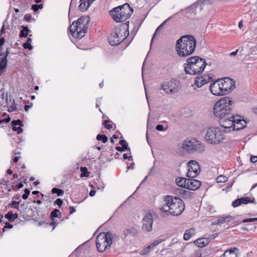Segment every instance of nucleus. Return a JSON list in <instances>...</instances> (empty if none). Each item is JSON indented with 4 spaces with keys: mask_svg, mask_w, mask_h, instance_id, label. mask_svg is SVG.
Wrapping results in <instances>:
<instances>
[{
    "mask_svg": "<svg viewBox=\"0 0 257 257\" xmlns=\"http://www.w3.org/2000/svg\"><path fill=\"white\" fill-rule=\"evenodd\" d=\"M161 88L166 93L169 94L175 93L179 90L178 85L173 80L164 82L161 85Z\"/></svg>",
    "mask_w": 257,
    "mask_h": 257,
    "instance_id": "nucleus-12",
    "label": "nucleus"
},
{
    "mask_svg": "<svg viewBox=\"0 0 257 257\" xmlns=\"http://www.w3.org/2000/svg\"><path fill=\"white\" fill-rule=\"evenodd\" d=\"M124 159H128L129 161L133 160V157L132 156H128L126 154H124L123 155Z\"/></svg>",
    "mask_w": 257,
    "mask_h": 257,
    "instance_id": "nucleus-54",
    "label": "nucleus"
},
{
    "mask_svg": "<svg viewBox=\"0 0 257 257\" xmlns=\"http://www.w3.org/2000/svg\"><path fill=\"white\" fill-rule=\"evenodd\" d=\"M22 28L23 29L20 31L19 37L20 38H26L28 36V32L30 31L27 27L23 26Z\"/></svg>",
    "mask_w": 257,
    "mask_h": 257,
    "instance_id": "nucleus-28",
    "label": "nucleus"
},
{
    "mask_svg": "<svg viewBox=\"0 0 257 257\" xmlns=\"http://www.w3.org/2000/svg\"><path fill=\"white\" fill-rule=\"evenodd\" d=\"M205 138L210 144H218L225 139V136L219 127H209L205 133Z\"/></svg>",
    "mask_w": 257,
    "mask_h": 257,
    "instance_id": "nucleus-7",
    "label": "nucleus"
},
{
    "mask_svg": "<svg viewBox=\"0 0 257 257\" xmlns=\"http://www.w3.org/2000/svg\"><path fill=\"white\" fill-rule=\"evenodd\" d=\"M5 40L4 38H0V51H2L3 49L1 46L4 44Z\"/></svg>",
    "mask_w": 257,
    "mask_h": 257,
    "instance_id": "nucleus-56",
    "label": "nucleus"
},
{
    "mask_svg": "<svg viewBox=\"0 0 257 257\" xmlns=\"http://www.w3.org/2000/svg\"><path fill=\"white\" fill-rule=\"evenodd\" d=\"M188 171L187 176L188 177L194 178L200 173V167L198 163L195 160H191L188 163Z\"/></svg>",
    "mask_w": 257,
    "mask_h": 257,
    "instance_id": "nucleus-13",
    "label": "nucleus"
},
{
    "mask_svg": "<svg viewBox=\"0 0 257 257\" xmlns=\"http://www.w3.org/2000/svg\"><path fill=\"white\" fill-rule=\"evenodd\" d=\"M17 109V108L16 106H14L12 105V106H10L9 107L8 110L10 112H13V111H14L15 110H16Z\"/></svg>",
    "mask_w": 257,
    "mask_h": 257,
    "instance_id": "nucleus-52",
    "label": "nucleus"
},
{
    "mask_svg": "<svg viewBox=\"0 0 257 257\" xmlns=\"http://www.w3.org/2000/svg\"><path fill=\"white\" fill-rule=\"evenodd\" d=\"M13 227V225L10 224V223L7 222L5 223V228H12Z\"/></svg>",
    "mask_w": 257,
    "mask_h": 257,
    "instance_id": "nucleus-57",
    "label": "nucleus"
},
{
    "mask_svg": "<svg viewBox=\"0 0 257 257\" xmlns=\"http://www.w3.org/2000/svg\"><path fill=\"white\" fill-rule=\"evenodd\" d=\"M23 47L25 49H28L29 50H31L33 49V47L30 43H24L23 44Z\"/></svg>",
    "mask_w": 257,
    "mask_h": 257,
    "instance_id": "nucleus-42",
    "label": "nucleus"
},
{
    "mask_svg": "<svg viewBox=\"0 0 257 257\" xmlns=\"http://www.w3.org/2000/svg\"><path fill=\"white\" fill-rule=\"evenodd\" d=\"M211 81H213V79L210 74H207L201 77L196 78L195 80L194 84L197 87H201L204 84Z\"/></svg>",
    "mask_w": 257,
    "mask_h": 257,
    "instance_id": "nucleus-17",
    "label": "nucleus"
},
{
    "mask_svg": "<svg viewBox=\"0 0 257 257\" xmlns=\"http://www.w3.org/2000/svg\"><path fill=\"white\" fill-rule=\"evenodd\" d=\"M201 182L198 180L188 179L186 188L189 190H196L201 186Z\"/></svg>",
    "mask_w": 257,
    "mask_h": 257,
    "instance_id": "nucleus-19",
    "label": "nucleus"
},
{
    "mask_svg": "<svg viewBox=\"0 0 257 257\" xmlns=\"http://www.w3.org/2000/svg\"><path fill=\"white\" fill-rule=\"evenodd\" d=\"M209 90L214 95H223L219 79L210 85Z\"/></svg>",
    "mask_w": 257,
    "mask_h": 257,
    "instance_id": "nucleus-16",
    "label": "nucleus"
},
{
    "mask_svg": "<svg viewBox=\"0 0 257 257\" xmlns=\"http://www.w3.org/2000/svg\"><path fill=\"white\" fill-rule=\"evenodd\" d=\"M162 28V26H160V25L157 28L155 33L153 35V38L152 39V41L153 40L154 37L155 36V35H157L158 33H159L160 32V31H161Z\"/></svg>",
    "mask_w": 257,
    "mask_h": 257,
    "instance_id": "nucleus-47",
    "label": "nucleus"
},
{
    "mask_svg": "<svg viewBox=\"0 0 257 257\" xmlns=\"http://www.w3.org/2000/svg\"><path fill=\"white\" fill-rule=\"evenodd\" d=\"M8 96L7 95L6 98V102L4 103H1V106L2 107H5L8 105Z\"/></svg>",
    "mask_w": 257,
    "mask_h": 257,
    "instance_id": "nucleus-58",
    "label": "nucleus"
},
{
    "mask_svg": "<svg viewBox=\"0 0 257 257\" xmlns=\"http://www.w3.org/2000/svg\"><path fill=\"white\" fill-rule=\"evenodd\" d=\"M80 171L81 172L80 176L81 177L89 176V173L88 172L86 167H80Z\"/></svg>",
    "mask_w": 257,
    "mask_h": 257,
    "instance_id": "nucleus-31",
    "label": "nucleus"
},
{
    "mask_svg": "<svg viewBox=\"0 0 257 257\" xmlns=\"http://www.w3.org/2000/svg\"><path fill=\"white\" fill-rule=\"evenodd\" d=\"M9 54V51L8 49H7L6 53L5 56L2 57V59L0 62V75H1L3 72L4 70L6 68L7 65V56Z\"/></svg>",
    "mask_w": 257,
    "mask_h": 257,
    "instance_id": "nucleus-22",
    "label": "nucleus"
},
{
    "mask_svg": "<svg viewBox=\"0 0 257 257\" xmlns=\"http://www.w3.org/2000/svg\"><path fill=\"white\" fill-rule=\"evenodd\" d=\"M12 130L15 131V132H17V133L18 134H21L23 133V129L22 128L21 126H18V127H16V126H13L12 127Z\"/></svg>",
    "mask_w": 257,
    "mask_h": 257,
    "instance_id": "nucleus-39",
    "label": "nucleus"
},
{
    "mask_svg": "<svg viewBox=\"0 0 257 257\" xmlns=\"http://www.w3.org/2000/svg\"><path fill=\"white\" fill-rule=\"evenodd\" d=\"M220 83L223 95L228 94L235 88V81L229 78L220 80Z\"/></svg>",
    "mask_w": 257,
    "mask_h": 257,
    "instance_id": "nucleus-11",
    "label": "nucleus"
},
{
    "mask_svg": "<svg viewBox=\"0 0 257 257\" xmlns=\"http://www.w3.org/2000/svg\"><path fill=\"white\" fill-rule=\"evenodd\" d=\"M43 8V6L42 4H39V5L34 4V5H33L32 6V9L34 12H37L39 9H42Z\"/></svg>",
    "mask_w": 257,
    "mask_h": 257,
    "instance_id": "nucleus-37",
    "label": "nucleus"
},
{
    "mask_svg": "<svg viewBox=\"0 0 257 257\" xmlns=\"http://www.w3.org/2000/svg\"><path fill=\"white\" fill-rule=\"evenodd\" d=\"M52 193H57L58 196H60L64 194V191L63 190L58 189L56 188H53L52 189Z\"/></svg>",
    "mask_w": 257,
    "mask_h": 257,
    "instance_id": "nucleus-33",
    "label": "nucleus"
},
{
    "mask_svg": "<svg viewBox=\"0 0 257 257\" xmlns=\"http://www.w3.org/2000/svg\"><path fill=\"white\" fill-rule=\"evenodd\" d=\"M119 144L122 146V147L124 149L126 150H127L128 151H131V149L128 147V144L125 140H121L119 141Z\"/></svg>",
    "mask_w": 257,
    "mask_h": 257,
    "instance_id": "nucleus-32",
    "label": "nucleus"
},
{
    "mask_svg": "<svg viewBox=\"0 0 257 257\" xmlns=\"http://www.w3.org/2000/svg\"><path fill=\"white\" fill-rule=\"evenodd\" d=\"M133 12V8L130 6L129 4L125 3L113 8L109 13L115 22L120 23L128 19Z\"/></svg>",
    "mask_w": 257,
    "mask_h": 257,
    "instance_id": "nucleus-6",
    "label": "nucleus"
},
{
    "mask_svg": "<svg viewBox=\"0 0 257 257\" xmlns=\"http://www.w3.org/2000/svg\"><path fill=\"white\" fill-rule=\"evenodd\" d=\"M165 204L159 208L162 212V216L169 214L178 216L180 215L185 209L183 201L179 198L166 195L164 197Z\"/></svg>",
    "mask_w": 257,
    "mask_h": 257,
    "instance_id": "nucleus-1",
    "label": "nucleus"
},
{
    "mask_svg": "<svg viewBox=\"0 0 257 257\" xmlns=\"http://www.w3.org/2000/svg\"><path fill=\"white\" fill-rule=\"evenodd\" d=\"M246 122L245 120L240 118V116H234V125L233 131H238L246 126Z\"/></svg>",
    "mask_w": 257,
    "mask_h": 257,
    "instance_id": "nucleus-20",
    "label": "nucleus"
},
{
    "mask_svg": "<svg viewBox=\"0 0 257 257\" xmlns=\"http://www.w3.org/2000/svg\"><path fill=\"white\" fill-rule=\"evenodd\" d=\"M58 224V223H56L53 220H52V221L50 223V225L51 226H53L54 227H56Z\"/></svg>",
    "mask_w": 257,
    "mask_h": 257,
    "instance_id": "nucleus-63",
    "label": "nucleus"
},
{
    "mask_svg": "<svg viewBox=\"0 0 257 257\" xmlns=\"http://www.w3.org/2000/svg\"><path fill=\"white\" fill-rule=\"evenodd\" d=\"M242 222L243 223L251 222H252V218L244 219L242 220Z\"/></svg>",
    "mask_w": 257,
    "mask_h": 257,
    "instance_id": "nucleus-60",
    "label": "nucleus"
},
{
    "mask_svg": "<svg viewBox=\"0 0 257 257\" xmlns=\"http://www.w3.org/2000/svg\"><path fill=\"white\" fill-rule=\"evenodd\" d=\"M238 248L237 247H232L226 250L223 253V257H237L236 251H238Z\"/></svg>",
    "mask_w": 257,
    "mask_h": 257,
    "instance_id": "nucleus-23",
    "label": "nucleus"
},
{
    "mask_svg": "<svg viewBox=\"0 0 257 257\" xmlns=\"http://www.w3.org/2000/svg\"><path fill=\"white\" fill-rule=\"evenodd\" d=\"M104 126L107 130H110V129L112 128V125L111 124H105Z\"/></svg>",
    "mask_w": 257,
    "mask_h": 257,
    "instance_id": "nucleus-62",
    "label": "nucleus"
},
{
    "mask_svg": "<svg viewBox=\"0 0 257 257\" xmlns=\"http://www.w3.org/2000/svg\"><path fill=\"white\" fill-rule=\"evenodd\" d=\"M96 193V191L95 190H91L89 193V195L91 197L94 196Z\"/></svg>",
    "mask_w": 257,
    "mask_h": 257,
    "instance_id": "nucleus-64",
    "label": "nucleus"
},
{
    "mask_svg": "<svg viewBox=\"0 0 257 257\" xmlns=\"http://www.w3.org/2000/svg\"><path fill=\"white\" fill-rule=\"evenodd\" d=\"M197 42L192 35L182 36L176 42V51L179 57H186L191 55L195 51Z\"/></svg>",
    "mask_w": 257,
    "mask_h": 257,
    "instance_id": "nucleus-2",
    "label": "nucleus"
},
{
    "mask_svg": "<svg viewBox=\"0 0 257 257\" xmlns=\"http://www.w3.org/2000/svg\"><path fill=\"white\" fill-rule=\"evenodd\" d=\"M156 130L159 131H165L166 129L164 128V126L161 124H158L156 126Z\"/></svg>",
    "mask_w": 257,
    "mask_h": 257,
    "instance_id": "nucleus-50",
    "label": "nucleus"
},
{
    "mask_svg": "<svg viewBox=\"0 0 257 257\" xmlns=\"http://www.w3.org/2000/svg\"><path fill=\"white\" fill-rule=\"evenodd\" d=\"M194 233H195V231H194V229L190 228V229H187V230H186V231L184 234V236H183L184 239L185 240H189V238L191 237V236H192L193 235H194Z\"/></svg>",
    "mask_w": 257,
    "mask_h": 257,
    "instance_id": "nucleus-27",
    "label": "nucleus"
},
{
    "mask_svg": "<svg viewBox=\"0 0 257 257\" xmlns=\"http://www.w3.org/2000/svg\"><path fill=\"white\" fill-rule=\"evenodd\" d=\"M69 209H70V214H72L75 212V209L73 206H70Z\"/></svg>",
    "mask_w": 257,
    "mask_h": 257,
    "instance_id": "nucleus-61",
    "label": "nucleus"
},
{
    "mask_svg": "<svg viewBox=\"0 0 257 257\" xmlns=\"http://www.w3.org/2000/svg\"><path fill=\"white\" fill-rule=\"evenodd\" d=\"M163 241V239H162L156 240L154 241L153 243H152V246H153L155 247L156 246L161 243Z\"/></svg>",
    "mask_w": 257,
    "mask_h": 257,
    "instance_id": "nucleus-45",
    "label": "nucleus"
},
{
    "mask_svg": "<svg viewBox=\"0 0 257 257\" xmlns=\"http://www.w3.org/2000/svg\"><path fill=\"white\" fill-rule=\"evenodd\" d=\"M115 149H116V150H117V151H119V152H123V151H124L125 150L122 147H119V146L116 147H115Z\"/></svg>",
    "mask_w": 257,
    "mask_h": 257,
    "instance_id": "nucleus-59",
    "label": "nucleus"
},
{
    "mask_svg": "<svg viewBox=\"0 0 257 257\" xmlns=\"http://www.w3.org/2000/svg\"><path fill=\"white\" fill-rule=\"evenodd\" d=\"M13 213L12 211H9L8 212V213H7L5 215V218L10 221H13Z\"/></svg>",
    "mask_w": 257,
    "mask_h": 257,
    "instance_id": "nucleus-40",
    "label": "nucleus"
},
{
    "mask_svg": "<svg viewBox=\"0 0 257 257\" xmlns=\"http://www.w3.org/2000/svg\"><path fill=\"white\" fill-rule=\"evenodd\" d=\"M5 90L4 89H1L0 90V96L1 98L3 100L5 98Z\"/></svg>",
    "mask_w": 257,
    "mask_h": 257,
    "instance_id": "nucleus-53",
    "label": "nucleus"
},
{
    "mask_svg": "<svg viewBox=\"0 0 257 257\" xmlns=\"http://www.w3.org/2000/svg\"><path fill=\"white\" fill-rule=\"evenodd\" d=\"M54 204H57L59 207H61L63 204V201L60 198H58L55 200Z\"/></svg>",
    "mask_w": 257,
    "mask_h": 257,
    "instance_id": "nucleus-44",
    "label": "nucleus"
},
{
    "mask_svg": "<svg viewBox=\"0 0 257 257\" xmlns=\"http://www.w3.org/2000/svg\"><path fill=\"white\" fill-rule=\"evenodd\" d=\"M132 233L131 230L130 229H125L123 231V235L124 238L126 237L128 234Z\"/></svg>",
    "mask_w": 257,
    "mask_h": 257,
    "instance_id": "nucleus-43",
    "label": "nucleus"
},
{
    "mask_svg": "<svg viewBox=\"0 0 257 257\" xmlns=\"http://www.w3.org/2000/svg\"><path fill=\"white\" fill-rule=\"evenodd\" d=\"M250 162L253 163H256L257 162V156H252L250 157Z\"/></svg>",
    "mask_w": 257,
    "mask_h": 257,
    "instance_id": "nucleus-55",
    "label": "nucleus"
},
{
    "mask_svg": "<svg viewBox=\"0 0 257 257\" xmlns=\"http://www.w3.org/2000/svg\"><path fill=\"white\" fill-rule=\"evenodd\" d=\"M234 219V217L231 215L222 217L217 220V223L219 224H221L224 222H229L231 220H233Z\"/></svg>",
    "mask_w": 257,
    "mask_h": 257,
    "instance_id": "nucleus-26",
    "label": "nucleus"
},
{
    "mask_svg": "<svg viewBox=\"0 0 257 257\" xmlns=\"http://www.w3.org/2000/svg\"><path fill=\"white\" fill-rule=\"evenodd\" d=\"M248 203H255V200L253 198V199L251 200L249 198L245 197H242L240 198L237 199L233 201L232 203V206L233 207H236L241 204H246Z\"/></svg>",
    "mask_w": 257,
    "mask_h": 257,
    "instance_id": "nucleus-18",
    "label": "nucleus"
},
{
    "mask_svg": "<svg viewBox=\"0 0 257 257\" xmlns=\"http://www.w3.org/2000/svg\"><path fill=\"white\" fill-rule=\"evenodd\" d=\"M207 65L206 60L199 56H195L187 59L184 64V71L190 75H198L203 72Z\"/></svg>",
    "mask_w": 257,
    "mask_h": 257,
    "instance_id": "nucleus-3",
    "label": "nucleus"
},
{
    "mask_svg": "<svg viewBox=\"0 0 257 257\" xmlns=\"http://www.w3.org/2000/svg\"><path fill=\"white\" fill-rule=\"evenodd\" d=\"M233 102L231 98L224 97L217 101L214 105L213 111L215 116L220 119L224 118L231 113Z\"/></svg>",
    "mask_w": 257,
    "mask_h": 257,
    "instance_id": "nucleus-4",
    "label": "nucleus"
},
{
    "mask_svg": "<svg viewBox=\"0 0 257 257\" xmlns=\"http://www.w3.org/2000/svg\"><path fill=\"white\" fill-rule=\"evenodd\" d=\"M124 39L121 31L120 30H116L110 34L108 38V41L111 46H114L119 44Z\"/></svg>",
    "mask_w": 257,
    "mask_h": 257,
    "instance_id": "nucleus-10",
    "label": "nucleus"
},
{
    "mask_svg": "<svg viewBox=\"0 0 257 257\" xmlns=\"http://www.w3.org/2000/svg\"><path fill=\"white\" fill-rule=\"evenodd\" d=\"M10 120H11V118L8 116V117H7L5 119H1L0 118V123H2L3 122L8 123V122H10Z\"/></svg>",
    "mask_w": 257,
    "mask_h": 257,
    "instance_id": "nucleus-49",
    "label": "nucleus"
},
{
    "mask_svg": "<svg viewBox=\"0 0 257 257\" xmlns=\"http://www.w3.org/2000/svg\"><path fill=\"white\" fill-rule=\"evenodd\" d=\"M95 0H80L78 9L81 12H85Z\"/></svg>",
    "mask_w": 257,
    "mask_h": 257,
    "instance_id": "nucleus-21",
    "label": "nucleus"
},
{
    "mask_svg": "<svg viewBox=\"0 0 257 257\" xmlns=\"http://www.w3.org/2000/svg\"><path fill=\"white\" fill-rule=\"evenodd\" d=\"M32 17L30 14H26L24 16V20L28 22H30L32 20Z\"/></svg>",
    "mask_w": 257,
    "mask_h": 257,
    "instance_id": "nucleus-46",
    "label": "nucleus"
},
{
    "mask_svg": "<svg viewBox=\"0 0 257 257\" xmlns=\"http://www.w3.org/2000/svg\"><path fill=\"white\" fill-rule=\"evenodd\" d=\"M142 228L144 230L149 232L152 230L153 223V216L151 213H146L142 220Z\"/></svg>",
    "mask_w": 257,
    "mask_h": 257,
    "instance_id": "nucleus-15",
    "label": "nucleus"
},
{
    "mask_svg": "<svg viewBox=\"0 0 257 257\" xmlns=\"http://www.w3.org/2000/svg\"><path fill=\"white\" fill-rule=\"evenodd\" d=\"M149 251V250L147 247H146L141 250L140 253L141 255H145V254L148 253Z\"/></svg>",
    "mask_w": 257,
    "mask_h": 257,
    "instance_id": "nucleus-51",
    "label": "nucleus"
},
{
    "mask_svg": "<svg viewBox=\"0 0 257 257\" xmlns=\"http://www.w3.org/2000/svg\"><path fill=\"white\" fill-rule=\"evenodd\" d=\"M193 193L188 190H185L183 193L182 197L184 198H191L192 197Z\"/></svg>",
    "mask_w": 257,
    "mask_h": 257,
    "instance_id": "nucleus-36",
    "label": "nucleus"
},
{
    "mask_svg": "<svg viewBox=\"0 0 257 257\" xmlns=\"http://www.w3.org/2000/svg\"><path fill=\"white\" fill-rule=\"evenodd\" d=\"M61 212L57 209H54L51 213L50 217L52 220H53L54 218L60 217L59 215H61Z\"/></svg>",
    "mask_w": 257,
    "mask_h": 257,
    "instance_id": "nucleus-29",
    "label": "nucleus"
},
{
    "mask_svg": "<svg viewBox=\"0 0 257 257\" xmlns=\"http://www.w3.org/2000/svg\"><path fill=\"white\" fill-rule=\"evenodd\" d=\"M25 193L22 195V198L24 200L27 199L28 198L29 195L30 193V191L28 189H25L24 190Z\"/></svg>",
    "mask_w": 257,
    "mask_h": 257,
    "instance_id": "nucleus-38",
    "label": "nucleus"
},
{
    "mask_svg": "<svg viewBox=\"0 0 257 257\" xmlns=\"http://www.w3.org/2000/svg\"><path fill=\"white\" fill-rule=\"evenodd\" d=\"M227 180V178L224 175H220L216 178L217 183H224Z\"/></svg>",
    "mask_w": 257,
    "mask_h": 257,
    "instance_id": "nucleus-34",
    "label": "nucleus"
},
{
    "mask_svg": "<svg viewBox=\"0 0 257 257\" xmlns=\"http://www.w3.org/2000/svg\"><path fill=\"white\" fill-rule=\"evenodd\" d=\"M219 123L222 127L226 130L225 131L229 132L230 131L231 128L233 130V127H234V115L233 114H231L224 117V118L220 119Z\"/></svg>",
    "mask_w": 257,
    "mask_h": 257,
    "instance_id": "nucleus-14",
    "label": "nucleus"
},
{
    "mask_svg": "<svg viewBox=\"0 0 257 257\" xmlns=\"http://www.w3.org/2000/svg\"><path fill=\"white\" fill-rule=\"evenodd\" d=\"M19 203H20V202H17V201H13L11 203V205L14 208L19 210H20L19 206Z\"/></svg>",
    "mask_w": 257,
    "mask_h": 257,
    "instance_id": "nucleus-41",
    "label": "nucleus"
},
{
    "mask_svg": "<svg viewBox=\"0 0 257 257\" xmlns=\"http://www.w3.org/2000/svg\"><path fill=\"white\" fill-rule=\"evenodd\" d=\"M187 179L184 178H177L176 179L177 185L183 188H186L187 183Z\"/></svg>",
    "mask_w": 257,
    "mask_h": 257,
    "instance_id": "nucleus-24",
    "label": "nucleus"
},
{
    "mask_svg": "<svg viewBox=\"0 0 257 257\" xmlns=\"http://www.w3.org/2000/svg\"><path fill=\"white\" fill-rule=\"evenodd\" d=\"M89 22V17H82L76 22H73L69 28V31L72 36L76 39H80L85 36L87 31V25Z\"/></svg>",
    "mask_w": 257,
    "mask_h": 257,
    "instance_id": "nucleus-5",
    "label": "nucleus"
},
{
    "mask_svg": "<svg viewBox=\"0 0 257 257\" xmlns=\"http://www.w3.org/2000/svg\"><path fill=\"white\" fill-rule=\"evenodd\" d=\"M118 236L110 232H107L106 233H100L96 239V245L99 252H102L108 248L112 244V240Z\"/></svg>",
    "mask_w": 257,
    "mask_h": 257,
    "instance_id": "nucleus-8",
    "label": "nucleus"
},
{
    "mask_svg": "<svg viewBox=\"0 0 257 257\" xmlns=\"http://www.w3.org/2000/svg\"><path fill=\"white\" fill-rule=\"evenodd\" d=\"M11 124L12 126H16V125H19V126H22L23 125V122L20 119L13 120L11 122Z\"/></svg>",
    "mask_w": 257,
    "mask_h": 257,
    "instance_id": "nucleus-35",
    "label": "nucleus"
},
{
    "mask_svg": "<svg viewBox=\"0 0 257 257\" xmlns=\"http://www.w3.org/2000/svg\"><path fill=\"white\" fill-rule=\"evenodd\" d=\"M96 139L99 141H102L103 143H105L108 141V138L105 135H97Z\"/></svg>",
    "mask_w": 257,
    "mask_h": 257,
    "instance_id": "nucleus-30",
    "label": "nucleus"
},
{
    "mask_svg": "<svg viewBox=\"0 0 257 257\" xmlns=\"http://www.w3.org/2000/svg\"><path fill=\"white\" fill-rule=\"evenodd\" d=\"M183 149L190 152L202 153L205 151V146L195 138H187L185 140L182 145Z\"/></svg>",
    "mask_w": 257,
    "mask_h": 257,
    "instance_id": "nucleus-9",
    "label": "nucleus"
},
{
    "mask_svg": "<svg viewBox=\"0 0 257 257\" xmlns=\"http://www.w3.org/2000/svg\"><path fill=\"white\" fill-rule=\"evenodd\" d=\"M208 243V240L205 238H199L194 241V243L199 247H203L206 246Z\"/></svg>",
    "mask_w": 257,
    "mask_h": 257,
    "instance_id": "nucleus-25",
    "label": "nucleus"
},
{
    "mask_svg": "<svg viewBox=\"0 0 257 257\" xmlns=\"http://www.w3.org/2000/svg\"><path fill=\"white\" fill-rule=\"evenodd\" d=\"M185 190H184L182 188H178L176 190V194H180L181 196L182 197L183 195V193L184 192Z\"/></svg>",
    "mask_w": 257,
    "mask_h": 257,
    "instance_id": "nucleus-48",
    "label": "nucleus"
}]
</instances>
